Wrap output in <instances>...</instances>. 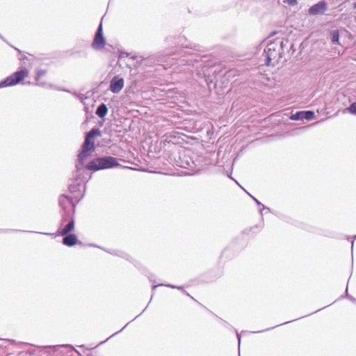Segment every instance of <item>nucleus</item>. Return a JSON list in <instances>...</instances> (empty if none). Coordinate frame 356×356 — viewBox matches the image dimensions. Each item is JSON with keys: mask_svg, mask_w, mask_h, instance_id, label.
<instances>
[{"mask_svg": "<svg viewBox=\"0 0 356 356\" xmlns=\"http://www.w3.org/2000/svg\"><path fill=\"white\" fill-rule=\"evenodd\" d=\"M179 60V64L191 65L195 68L198 76H206L209 74V68L212 67L209 63V57L207 54L202 55L199 50H186Z\"/></svg>", "mask_w": 356, "mask_h": 356, "instance_id": "f257e3e1", "label": "nucleus"}, {"mask_svg": "<svg viewBox=\"0 0 356 356\" xmlns=\"http://www.w3.org/2000/svg\"><path fill=\"white\" fill-rule=\"evenodd\" d=\"M85 171L79 172L76 169L73 178L70 180L68 190L72 195V198L75 200L76 202H79L84 196L86 191V176L84 175Z\"/></svg>", "mask_w": 356, "mask_h": 356, "instance_id": "f03ea898", "label": "nucleus"}, {"mask_svg": "<svg viewBox=\"0 0 356 356\" xmlns=\"http://www.w3.org/2000/svg\"><path fill=\"white\" fill-rule=\"evenodd\" d=\"M120 166L118 159L111 156H102L91 160L86 165V169L92 171H98L111 169Z\"/></svg>", "mask_w": 356, "mask_h": 356, "instance_id": "7ed1b4c3", "label": "nucleus"}, {"mask_svg": "<svg viewBox=\"0 0 356 356\" xmlns=\"http://www.w3.org/2000/svg\"><path fill=\"white\" fill-rule=\"evenodd\" d=\"M283 52V42L275 41L269 43L264 49L265 64L275 65L279 62Z\"/></svg>", "mask_w": 356, "mask_h": 356, "instance_id": "20e7f679", "label": "nucleus"}, {"mask_svg": "<svg viewBox=\"0 0 356 356\" xmlns=\"http://www.w3.org/2000/svg\"><path fill=\"white\" fill-rule=\"evenodd\" d=\"M95 150V143H89L86 141L83 142L76 163V169H77L79 172L86 171V167H84V161L88 158Z\"/></svg>", "mask_w": 356, "mask_h": 356, "instance_id": "39448f33", "label": "nucleus"}, {"mask_svg": "<svg viewBox=\"0 0 356 356\" xmlns=\"http://www.w3.org/2000/svg\"><path fill=\"white\" fill-rule=\"evenodd\" d=\"M29 76V70L26 68H22L13 73L10 76L0 81V88L14 86L19 83L26 77Z\"/></svg>", "mask_w": 356, "mask_h": 356, "instance_id": "423d86ee", "label": "nucleus"}, {"mask_svg": "<svg viewBox=\"0 0 356 356\" xmlns=\"http://www.w3.org/2000/svg\"><path fill=\"white\" fill-rule=\"evenodd\" d=\"M75 221L68 212L65 211L60 220V227L58 230V234L60 236L72 234V231L74 229Z\"/></svg>", "mask_w": 356, "mask_h": 356, "instance_id": "0eeeda50", "label": "nucleus"}, {"mask_svg": "<svg viewBox=\"0 0 356 356\" xmlns=\"http://www.w3.org/2000/svg\"><path fill=\"white\" fill-rule=\"evenodd\" d=\"M105 44L106 40L103 35L102 24L100 23L96 31L91 46L95 50H101L104 47Z\"/></svg>", "mask_w": 356, "mask_h": 356, "instance_id": "6e6552de", "label": "nucleus"}, {"mask_svg": "<svg viewBox=\"0 0 356 356\" xmlns=\"http://www.w3.org/2000/svg\"><path fill=\"white\" fill-rule=\"evenodd\" d=\"M327 8V3L323 0L311 6L308 10L310 15H317L323 14Z\"/></svg>", "mask_w": 356, "mask_h": 356, "instance_id": "1a4fd4ad", "label": "nucleus"}, {"mask_svg": "<svg viewBox=\"0 0 356 356\" xmlns=\"http://www.w3.org/2000/svg\"><path fill=\"white\" fill-rule=\"evenodd\" d=\"M124 79L119 76H115L110 82V90L113 93L120 92L124 87Z\"/></svg>", "mask_w": 356, "mask_h": 356, "instance_id": "9d476101", "label": "nucleus"}, {"mask_svg": "<svg viewBox=\"0 0 356 356\" xmlns=\"http://www.w3.org/2000/svg\"><path fill=\"white\" fill-rule=\"evenodd\" d=\"M76 201L72 197H69L66 195H61L59 198V204L64 209L66 210L67 204H71L74 211L76 206Z\"/></svg>", "mask_w": 356, "mask_h": 356, "instance_id": "9b49d317", "label": "nucleus"}, {"mask_svg": "<svg viewBox=\"0 0 356 356\" xmlns=\"http://www.w3.org/2000/svg\"><path fill=\"white\" fill-rule=\"evenodd\" d=\"M63 236L62 243L67 247L74 246L78 242L77 236L74 234H67Z\"/></svg>", "mask_w": 356, "mask_h": 356, "instance_id": "f8f14e48", "label": "nucleus"}, {"mask_svg": "<svg viewBox=\"0 0 356 356\" xmlns=\"http://www.w3.org/2000/svg\"><path fill=\"white\" fill-rule=\"evenodd\" d=\"M102 136V131L98 128H92L90 131H89L86 136L84 141H86L89 143H94L92 141V138Z\"/></svg>", "mask_w": 356, "mask_h": 356, "instance_id": "ddd939ff", "label": "nucleus"}, {"mask_svg": "<svg viewBox=\"0 0 356 356\" xmlns=\"http://www.w3.org/2000/svg\"><path fill=\"white\" fill-rule=\"evenodd\" d=\"M163 54H158L153 55L151 57L148 58V60L153 63H160V62L165 61V58L167 56L172 55L171 53L167 52V51H165Z\"/></svg>", "mask_w": 356, "mask_h": 356, "instance_id": "4468645a", "label": "nucleus"}, {"mask_svg": "<svg viewBox=\"0 0 356 356\" xmlns=\"http://www.w3.org/2000/svg\"><path fill=\"white\" fill-rule=\"evenodd\" d=\"M108 113V108L104 103L100 104L95 111V114L100 118H104Z\"/></svg>", "mask_w": 356, "mask_h": 356, "instance_id": "2eb2a0df", "label": "nucleus"}, {"mask_svg": "<svg viewBox=\"0 0 356 356\" xmlns=\"http://www.w3.org/2000/svg\"><path fill=\"white\" fill-rule=\"evenodd\" d=\"M47 73V70H39L36 72V75H35V81H36V85L37 86H45V83H43V82H39V80L40 79V78L43 76H44Z\"/></svg>", "mask_w": 356, "mask_h": 356, "instance_id": "dca6fc26", "label": "nucleus"}, {"mask_svg": "<svg viewBox=\"0 0 356 356\" xmlns=\"http://www.w3.org/2000/svg\"><path fill=\"white\" fill-rule=\"evenodd\" d=\"M330 38L332 43L339 44V33L338 30H332L330 33Z\"/></svg>", "mask_w": 356, "mask_h": 356, "instance_id": "f3484780", "label": "nucleus"}, {"mask_svg": "<svg viewBox=\"0 0 356 356\" xmlns=\"http://www.w3.org/2000/svg\"><path fill=\"white\" fill-rule=\"evenodd\" d=\"M343 113H350L356 115V102L350 104V105L343 110Z\"/></svg>", "mask_w": 356, "mask_h": 356, "instance_id": "a211bd4d", "label": "nucleus"}, {"mask_svg": "<svg viewBox=\"0 0 356 356\" xmlns=\"http://www.w3.org/2000/svg\"><path fill=\"white\" fill-rule=\"evenodd\" d=\"M303 120H311L314 118L315 113L312 111H302Z\"/></svg>", "mask_w": 356, "mask_h": 356, "instance_id": "6ab92c4d", "label": "nucleus"}, {"mask_svg": "<svg viewBox=\"0 0 356 356\" xmlns=\"http://www.w3.org/2000/svg\"><path fill=\"white\" fill-rule=\"evenodd\" d=\"M9 231H11V229H0V233H6V232H8ZM12 231H14V232H31V233H38V234H45V235H51V236H53L54 235V234H51V233H43V232H32V231H25V230H17V229H12Z\"/></svg>", "mask_w": 356, "mask_h": 356, "instance_id": "aec40b11", "label": "nucleus"}, {"mask_svg": "<svg viewBox=\"0 0 356 356\" xmlns=\"http://www.w3.org/2000/svg\"><path fill=\"white\" fill-rule=\"evenodd\" d=\"M291 119L293 120H303V116L302 115V111H298L295 114H293L291 117Z\"/></svg>", "mask_w": 356, "mask_h": 356, "instance_id": "412c9836", "label": "nucleus"}, {"mask_svg": "<svg viewBox=\"0 0 356 356\" xmlns=\"http://www.w3.org/2000/svg\"><path fill=\"white\" fill-rule=\"evenodd\" d=\"M263 210H264V209H263V207H261V209H259V213H260V214H261V220H262V222H261L259 225H256V226L254 227V228H258L259 231H260V230L264 227V222H263V213H262ZM252 229H254V227H252Z\"/></svg>", "mask_w": 356, "mask_h": 356, "instance_id": "4be33fe9", "label": "nucleus"}, {"mask_svg": "<svg viewBox=\"0 0 356 356\" xmlns=\"http://www.w3.org/2000/svg\"><path fill=\"white\" fill-rule=\"evenodd\" d=\"M106 252L110 253V254H111L118 255V254L117 253V251H115V250H111V251L106 250ZM119 256L124 257L126 259H128V260L129 259V257L127 254H124L122 252L120 254H119Z\"/></svg>", "mask_w": 356, "mask_h": 356, "instance_id": "5701e85b", "label": "nucleus"}, {"mask_svg": "<svg viewBox=\"0 0 356 356\" xmlns=\"http://www.w3.org/2000/svg\"><path fill=\"white\" fill-rule=\"evenodd\" d=\"M165 286H168V287H170V288H172V289H179V290H181H181H182V292H183L184 294L187 295L188 296H189V297H191V298H193V297H191V296H190V295H189V294H188L186 291H184V290H183V289H182V286H175V285H172V284H167V285H165Z\"/></svg>", "mask_w": 356, "mask_h": 356, "instance_id": "b1692460", "label": "nucleus"}, {"mask_svg": "<svg viewBox=\"0 0 356 356\" xmlns=\"http://www.w3.org/2000/svg\"><path fill=\"white\" fill-rule=\"evenodd\" d=\"M250 197L252 198V200L256 202V204L258 205V206H261L263 207V209H266L268 211H270V209L266 206H264V204H262L257 198H255L254 197H253L252 195H250Z\"/></svg>", "mask_w": 356, "mask_h": 356, "instance_id": "393cba45", "label": "nucleus"}, {"mask_svg": "<svg viewBox=\"0 0 356 356\" xmlns=\"http://www.w3.org/2000/svg\"><path fill=\"white\" fill-rule=\"evenodd\" d=\"M222 325L227 328H232V327L225 321L220 319Z\"/></svg>", "mask_w": 356, "mask_h": 356, "instance_id": "a878e982", "label": "nucleus"}, {"mask_svg": "<svg viewBox=\"0 0 356 356\" xmlns=\"http://www.w3.org/2000/svg\"><path fill=\"white\" fill-rule=\"evenodd\" d=\"M284 3H287L289 5L293 6L297 3V0H284Z\"/></svg>", "mask_w": 356, "mask_h": 356, "instance_id": "bb28decb", "label": "nucleus"}, {"mask_svg": "<svg viewBox=\"0 0 356 356\" xmlns=\"http://www.w3.org/2000/svg\"><path fill=\"white\" fill-rule=\"evenodd\" d=\"M62 347H70L74 349V352L79 355V356H81V354L77 350H76L75 348H74L71 345H69V344H66V345H62L61 346Z\"/></svg>", "mask_w": 356, "mask_h": 356, "instance_id": "cd10ccee", "label": "nucleus"}, {"mask_svg": "<svg viewBox=\"0 0 356 356\" xmlns=\"http://www.w3.org/2000/svg\"><path fill=\"white\" fill-rule=\"evenodd\" d=\"M236 333V337H237V339H238V346H240V343H241V334L238 333V332L236 330H235Z\"/></svg>", "mask_w": 356, "mask_h": 356, "instance_id": "c85d7f7f", "label": "nucleus"}, {"mask_svg": "<svg viewBox=\"0 0 356 356\" xmlns=\"http://www.w3.org/2000/svg\"><path fill=\"white\" fill-rule=\"evenodd\" d=\"M277 325L276 326H274L273 327H270V328H266V330H261V331H257V332H252V333H259V332H265V331H268V330H270L274 327H276Z\"/></svg>", "mask_w": 356, "mask_h": 356, "instance_id": "c756f323", "label": "nucleus"}, {"mask_svg": "<svg viewBox=\"0 0 356 356\" xmlns=\"http://www.w3.org/2000/svg\"><path fill=\"white\" fill-rule=\"evenodd\" d=\"M129 54L128 53H126V52H122L120 54V57L121 58H124V57H128L129 56Z\"/></svg>", "mask_w": 356, "mask_h": 356, "instance_id": "7c9ffc66", "label": "nucleus"}, {"mask_svg": "<svg viewBox=\"0 0 356 356\" xmlns=\"http://www.w3.org/2000/svg\"><path fill=\"white\" fill-rule=\"evenodd\" d=\"M128 324H129V323H127V325H125V326H124V327L121 330H120V331H118V332H115V333H114L113 335H111V336L109 337V339H110L111 337H113V336H114V335H115V334H118L119 332H121V331H122V330H123V329H124V327H125ZM108 339V338L106 341H107Z\"/></svg>", "mask_w": 356, "mask_h": 356, "instance_id": "2f4dec72", "label": "nucleus"}, {"mask_svg": "<svg viewBox=\"0 0 356 356\" xmlns=\"http://www.w3.org/2000/svg\"><path fill=\"white\" fill-rule=\"evenodd\" d=\"M57 90H62V91H65V92H71L69 90H67V89H60L58 87L56 88Z\"/></svg>", "mask_w": 356, "mask_h": 356, "instance_id": "473e14b6", "label": "nucleus"}, {"mask_svg": "<svg viewBox=\"0 0 356 356\" xmlns=\"http://www.w3.org/2000/svg\"><path fill=\"white\" fill-rule=\"evenodd\" d=\"M159 286H163V284L154 285V286H153L152 289L154 290L156 288H157Z\"/></svg>", "mask_w": 356, "mask_h": 356, "instance_id": "72a5a7b5", "label": "nucleus"}, {"mask_svg": "<svg viewBox=\"0 0 356 356\" xmlns=\"http://www.w3.org/2000/svg\"><path fill=\"white\" fill-rule=\"evenodd\" d=\"M350 300L353 302L356 301L355 299L353 297H350Z\"/></svg>", "mask_w": 356, "mask_h": 356, "instance_id": "f704fd0d", "label": "nucleus"}, {"mask_svg": "<svg viewBox=\"0 0 356 356\" xmlns=\"http://www.w3.org/2000/svg\"><path fill=\"white\" fill-rule=\"evenodd\" d=\"M15 49L16 51H17L19 54H21V53H22V51H21L19 49H17V48L15 47Z\"/></svg>", "mask_w": 356, "mask_h": 356, "instance_id": "c9c22d12", "label": "nucleus"}, {"mask_svg": "<svg viewBox=\"0 0 356 356\" xmlns=\"http://www.w3.org/2000/svg\"><path fill=\"white\" fill-rule=\"evenodd\" d=\"M72 95H74V96H76V97H79V95H77V93H76V92H72Z\"/></svg>", "mask_w": 356, "mask_h": 356, "instance_id": "e433bc0d", "label": "nucleus"}, {"mask_svg": "<svg viewBox=\"0 0 356 356\" xmlns=\"http://www.w3.org/2000/svg\"><path fill=\"white\" fill-rule=\"evenodd\" d=\"M346 296H348V287L346 288Z\"/></svg>", "mask_w": 356, "mask_h": 356, "instance_id": "4c0bfd02", "label": "nucleus"}, {"mask_svg": "<svg viewBox=\"0 0 356 356\" xmlns=\"http://www.w3.org/2000/svg\"><path fill=\"white\" fill-rule=\"evenodd\" d=\"M290 322H291V321L285 322V323H282V325L287 324V323H290ZM280 325H282V324H280Z\"/></svg>", "mask_w": 356, "mask_h": 356, "instance_id": "58836bf2", "label": "nucleus"}, {"mask_svg": "<svg viewBox=\"0 0 356 356\" xmlns=\"http://www.w3.org/2000/svg\"><path fill=\"white\" fill-rule=\"evenodd\" d=\"M351 244H352V248H353V245H354V241H352Z\"/></svg>", "mask_w": 356, "mask_h": 356, "instance_id": "ea45409f", "label": "nucleus"}, {"mask_svg": "<svg viewBox=\"0 0 356 356\" xmlns=\"http://www.w3.org/2000/svg\"><path fill=\"white\" fill-rule=\"evenodd\" d=\"M131 58H132L133 60H135V59H136V57H135V56H132V57H131Z\"/></svg>", "mask_w": 356, "mask_h": 356, "instance_id": "a19ab883", "label": "nucleus"}, {"mask_svg": "<svg viewBox=\"0 0 356 356\" xmlns=\"http://www.w3.org/2000/svg\"><path fill=\"white\" fill-rule=\"evenodd\" d=\"M105 341H102L101 343H99V345H101V344L104 343Z\"/></svg>", "mask_w": 356, "mask_h": 356, "instance_id": "79ce46f5", "label": "nucleus"}, {"mask_svg": "<svg viewBox=\"0 0 356 356\" xmlns=\"http://www.w3.org/2000/svg\"><path fill=\"white\" fill-rule=\"evenodd\" d=\"M101 250H103L106 251V250H105V248H101Z\"/></svg>", "mask_w": 356, "mask_h": 356, "instance_id": "37998d69", "label": "nucleus"}, {"mask_svg": "<svg viewBox=\"0 0 356 356\" xmlns=\"http://www.w3.org/2000/svg\"><path fill=\"white\" fill-rule=\"evenodd\" d=\"M101 250H103L106 251V250H105V248H101Z\"/></svg>", "mask_w": 356, "mask_h": 356, "instance_id": "c03bdc74", "label": "nucleus"}, {"mask_svg": "<svg viewBox=\"0 0 356 356\" xmlns=\"http://www.w3.org/2000/svg\"><path fill=\"white\" fill-rule=\"evenodd\" d=\"M0 38H1L3 40V37L0 35Z\"/></svg>", "mask_w": 356, "mask_h": 356, "instance_id": "a18cd8bd", "label": "nucleus"}, {"mask_svg": "<svg viewBox=\"0 0 356 356\" xmlns=\"http://www.w3.org/2000/svg\"><path fill=\"white\" fill-rule=\"evenodd\" d=\"M355 238H356V235L355 236Z\"/></svg>", "mask_w": 356, "mask_h": 356, "instance_id": "49530a36", "label": "nucleus"}]
</instances>
